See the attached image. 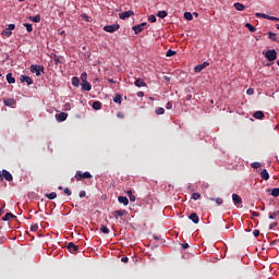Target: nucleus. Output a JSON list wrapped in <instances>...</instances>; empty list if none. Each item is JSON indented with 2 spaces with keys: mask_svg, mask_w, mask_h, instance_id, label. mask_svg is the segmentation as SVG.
Instances as JSON below:
<instances>
[{
  "mask_svg": "<svg viewBox=\"0 0 279 279\" xmlns=\"http://www.w3.org/2000/svg\"><path fill=\"white\" fill-rule=\"evenodd\" d=\"M31 72L33 74H36L37 77H39L41 74H45V68H44V65L32 64Z\"/></svg>",
  "mask_w": 279,
  "mask_h": 279,
  "instance_id": "1",
  "label": "nucleus"
},
{
  "mask_svg": "<svg viewBox=\"0 0 279 279\" xmlns=\"http://www.w3.org/2000/svg\"><path fill=\"white\" fill-rule=\"evenodd\" d=\"M93 175L89 173V172H81V171H77L76 172V175H74V179H76L77 181H81V180H89L92 179Z\"/></svg>",
  "mask_w": 279,
  "mask_h": 279,
  "instance_id": "2",
  "label": "nucleus"
},
{
  "mask_svg": "<svg viewBox=\"0 0 279 279\" xmlns=\"http://www.w3.org/2000/svg\"><path fill=\"white\" fill-rule=\"evenodd\" d=\"M265 57L269 62H272L278 58V52L276 50H267Z\"/></svg>",
  "mask_w": 279,
  "mask_h": 279,
  "instance_id": "3",
  "label": "nucleus"
},
{
  "mask_svg": "<svg viewBox=\"0 0 279 279\" xmlns=\"http://www.w3.org/2000/svg\"><path fill=\"white\" fill-rule=\"evenodd\" d=\"M119 29H120V25H119V24L106 25V26L104 27V31H105L106 33H109V34H113V33H116V32L119 31Z\"/></svg>",
  "mask_w": 279,
  "mask_h": 279,
  "instance_id": "4",
  "label": "nucleus"
},
{
  "mask_svg": "<svg viewBox=\"0 0 279 279\" xmlns=\"http://www.w3.org/2000/svg\"><path fill=\"white\" fill-rule=\"evenodd\" d=\"M16 28L15 24H10L5 29L2 31V36L10 37L12 36V31Z\"/></svg>",
  "mask_w": 279,
  "mask_h": 279,
  "instance_id": "5",
  "label": "nucleus"
},
{
  "mask_svg": "<svg viewBox=\"0 0 279 279\" xmlns=\"http://www.w3.org/2000/svg\"><path fill=\"white\" fill-rule=\"evenodd\" d=\"M147 25L146 22L141 23L138 25L132 26V31L135 32V35L141 34L144 31V27Z\"/></svg>",
  "mask_w": 279,
  "mask_h": 279,
  "instance_id": "6",
  "label": "nucleus"
},
{
  "mask_svg": "<svg viewBox=\"0 0 279 279\" xmlns=\"http://www.w3.org/2000/svg\"><path fill=\"white\" fill-rule=\"evenodd\" d=\"M68 251L72 254H77L80 252V247L77 245H75L74 242H70L68 244Z\"/></svg>",
  "mask_w": 279,
  "mask_h": 279,
  "instance_id": "7",
  "label": "nucleus"
},
{
  "mask_svg": "<svg viewBox=\"0 0 279 279\" xmlns=\"http://www.w3.org/2000/svg\"><path fill=\"white\" fill-rule=\"evenodd\" d=\"M132 15H134V11L129 10V11L119 13V19L125 21L126 19L131 17Z\"/></svg>",
  "mask_w": 279,
  "mask_h": 279,
  "instance_id": "8",
  "label": "nucleus"
},
{
  "mask_svg": "<svg viewBox=\"0 0 279 279\" xmlns=\"http://www.w3.org/2000/svg\"><path fill=\"white\" fill-rule=\"evenodd\" d=\"M3 105L5 107H14L16 106V101L14 98H3Z\"/></svg>",
  "mask_w": 279,
  "mask_h": 279,
  "instance_id": "9",
  "label": "nucleus"
},
{
  "mask_svg": "<svg viewBox=\"0 0 279 279\" xmlns=\"http://www.w3.org/2000/svg\"><path fill=\"white\" fill-rule=\"evenodd\" d=\"M209 65H210V63H208V62L205 61L204 63L196 65V66L194 68V71H195L196 73H201L206 66H209Z\"/></svg>",
  "mask_w": 279,
  "mask_h": 279,
  "instance_id": "10",
  "label": "nucleus"
},
{
  "mask_svg": "<svg viewBox=\"0 0 279 279\" xmlns=\"http://www.w3.org/2000/svg\"><path fill=\"white\" fill-rule=\"evenodd\" d=\"M56 119L58 120V122H63L68 119V113L66 112L57 113Z\"/></svg>",
  "mask_w": 279,
  "mask_h": 279,
  "instance_id": "11",
  "label": "nucleus"
},
{
  "mask_svg": "<svg viewBox=\"0 0 279 279\" xmlns=\"http://www.w3.org/2000/svg\"><path fill=\"white\" fill-rule=\"evenodd\" d=\"M2 177L5 181H9V182L14 180V178L12 177V174L8 170H2Z\"/></svg>",
  "mask_w": 279,
  "mask_h": 279,
  "instance_id": "12",
  "label": "nucleus"
},
{
  "mask_svg": "<svg viewBox=\"0 0 279 279\" xmlns=\"http://www.w3.org/2000/svg\"><path fill=\"white\" fill-rule=\"evenodd\" d=\"M125 214H126V210H125V209H124V210H121V209L114 210V211H113V218H114L116 220H118L119 217H123Z\"/></svg>",
  "mask_w": 279,
  "mask_h": 279,
  "instance_id": "13",
  "label": "nucleus"
},
{
  "mask_svg": "<svg viewBox=\"0 0 279 279\" xmlns=\"http://www.w3.org/2000/svg\"><path fill=\"white\" fill-rule=\"evenodd\" d=\"M232 202L234 205L243 203V198L239 194H232Z\"/></svg>",
  "mask_w": 279,
  "mask_h": 279,
  "instance_id": "14",
  "label": "nucleus"
},
{
  "mask_svg": "<svg viewBox=\"0 0 279 279\" xmlns=\"http://www.w3.org/2000/svg\"><path fill=\"white\" fill-rule=\"evenodd\" d=\"M21 82H22V83H26L27 86L33 85V80H32V77L26 76V75H22V76H21Z\"/></svg>",
  "mask_w": 279,
  "mask_h": 279,
  "instance_id": "15",
  "label": "nucleus"
},
{
  "mask_svg": "<svg viewBox=\"0 0 279 279\" xmlns=\"http://www.w3.org/2000/svg\"><path fill=\"white\" fill-rule=\"evenodd\" d=\"M189 220L193 221L195 225L199 223V216L195 213H193L192 215L189 216Z\"/></svg>",
  "mask_w": 279,
  "mask_h": 279,
  "instance_id": "16",
  "label": "nucleus"
},
{
  "mask_svg": "<svg viewBox=\"0 0 279 279\" xmlns=\"http://www.w3.org/2000/svg\"><path fill=\"white\" fill-rule=\"evenodd\" d=\"M81 87H82V90L84 92H90L92 89V85L89 84V82H82Z\"/></svg>",
  "mask_w": 279,
  "mask_h": 279,
  "instance_id": "17",
  "label": "nucleus"
},
{
  "mask_svg": "<svg viewBox=\"0 0 279 279\" xmlns=\"http://www.w3.org/2000/svg\"><path fill=\"white\" fill-rule=\"evenodd\" d=\"M5 80H7V83H9L10 85L16 83V80H15V77L12 76V73H8L5 75Z\"/></svg>",
  "mask_w": 279,
  "mask_h": 279,
  "instance_id": "18",
  "label": "nucleus"
},
{
  "mask_svg": "<svg viewBox=\"0 0 279 279\" xmlns=\"http://www.w3.org/2000/svg\"><path fill=\"white\" fill-rule=\"evenodd\" d=\"M118 202H119L120 204H123L124 206H128V204H130V201L126 198V196H122V195H120V196L118 197Z\"/></svg>",
  "mask_w": 279,
  "mask_h": 279,
  "instance_id": "19",
  "label": "nucleus"
},
{
  "mask_svg": "<svg viewBox=\"0 0 279 279\" xmlns=\"http://www.w3.org/2000/svg\"><path fill=\"white\" fill-rule=\"evenodd\" d=\"M234 9L238 10L239 12H243L245 10V5L243 3L240 2H235L233 4Z\"/></svg>",
  "mask_w": 279,
  "mask_h": 279,
  "instance_id": "20",
  "label": "nucleus"
},
{
  "mask_svg": "<svg viewBox=\"0 0 279 279\" xmlns=\"http://www.w3.org/2000/svg\"><path fill=\"white\" fill-rule=\"evenodd\" d=\"M260 178L264 179V180H266V181L270 179V175H269L267 169H264V170L260 172Z\"/></svg>",
  "mask_w": 279,
  "mask_h": 279,
  "instance_id": "21",
  "label": "nucleus"
},
{
  "mask_svg": "<svg viewBox=\"0 0 279 279\" xmlns=\"http://www.w3.org/2000/svg\"><path fill=\"white\" fill-rule=\"evenodd\" d=\"M135 86H137V87H144V86H147V84L145 83L144 80L138 78V80L135 81Z\"/></svg>",
  "mask_w": 279,
  "mask_h": 279,
  "instance_id": "22",
  "label": "nucleus"
},
{
  "mask_svg": "<svg viewBox=\"0 0 279 279\" xmlns=\"http://www.w3.org/2000/svg\"><path fill=\"white\" fill-rule=\"evenodd\" d=\"M253 118L254 119H264V112L263 111H255L254 114H253Z\"/></svg>",
  "mask_w": 279,
  "mask_h": 279,
  "instance_id": "23",
  "label": "nucleus"
},
{
  "mask_svg": "<svg viewBox=\"0 0 279 279\" xmlns=\"http://www.w3.org/2000/svg\"><path fill=\"white\" fill-rule=\"evenodd\" d=\"M28 20L32 21L33 23H40L41 16L38 14V15H35V16L28 17Z\"/></svg>",
  "mask_w": 279,
  "mask_h": 279,
  "instance_id": "24",
  "label": "nucleus"
},
{
  "mask_svg": "<svg viewBox=\"0 0 279 279\" xmlns=\"http://www.w3.org/2000/svg\"><path fill=\"white\" fill-rule=\"evenodd\" d=\"M113 101L118 105L122 104V96L120 94H116Z\"/></svg>",
  "mask_w": 279,
  "mask_h": 279,
  "instance_id": "25",
  "label": "nucleus"
},
{
  "mask_svg": "<svg viewBox=\"0 0 279 279\" xmlns=\"http://www.w3.org/2000/svg\"><path fill=\"white\" fill-rule=\"evenodd\" d=\"M11 218H16V216L12 215L11 213L5 214L2 218V221H9Z\"/></svg>",
  "mask_w": 279,
  "mask_h": 279,
  "instance_id": "26",
  "label": "nucleus"
},
{
  "mask_svg": "<svg viewBox=\"0 0 279 279\" xmlns=\"http://www.w3.org/2000/svg\"><path fill=\"white\" fill-rule=\"evenodd\" d=\"M72 86H80V78L77 76L72 77Z\"/></svg>",
  "mask_w": 279,
  "mask_h": 279,
  "instance_id": "27",
  "label": "nucleus"
},
{
  "mask_svg": "<svg viewBox=\"0 0 279 279\" xmlns=\"http://www.w3.org/2000/svg\"><path fill=\"white\" fill-rule=\"evenodd\" d=\"M279 217V211L270 213L268 218L269 220H276Z\"/></svg>",
  "mask_w": 279,
  "mask_h": 279,
  "instance_id": "28",
  "label": "nucleus"
},
{
  "mask_svg": "<svg viewBox=\"0 0 279 279\" xmlns=\"http://www.w3.org/2000/svg\"><path fill=\"white\" fill-rule=\"evenodd\" d=\"M268 38L272 41H278L276 34L272 32H268Z\"/></svg>",
  "mask_w": 279,
  "mask_h": 279,
  "instance_id": "29",
  "label": "nucleus"
},
{
  "mask_svg": "<svg viewBox=\"0 0 279 279\" xmlns=\"http://www.w3.org/2000/svg\"><path fill=\"white\" fill-rule=\"evenodd\" d=\"M46 197H47L49 201H53V199L57 198V193L51 192L50 194H46Z\"/></svg>",
  "mask_w": 279,
  "mask_h": 279,
  "instance_id": "30",
  "label": "nucleus"
},
{
  "mask_svg": "<svg viewBox=\"0 0 279 279\" xmlns=\"http://www.w3.org/2000/svg\"><path fill=\"white\" fill-rule=\"evenodd\" d=\"M168 15L167 11L165 10H161L158 12L157 16L160 17V19H166Z\"/></svg>",
  "mask_w": 279,
  "mask_h": 279,
  "instance_id": "31",
  "label": "nucleus"
},
{
  "mask_svg": "<svg viewBox=\"0 0 279 279\" xmlns=\"http://www.w3.org/2000/svg\"><path fill=\"white\" fill-rule=\"evenodd\" d=\"M165 112H166V109L161 108V107H159L157 110H155V113L157 116H162V114H165Z\"/></svg>",
  "mask_w": 279,
  "mask_h": 279,
  "instance_id": "32",
  "label": "nucleus"
},
{
  "mask_svg": "<svg viewBox=\"0 0 279 279\" xmlns=\"http://www.w3.org/2000/svg\"><path fill=\"white\" fill-rule=\"evenodd\" d=\"M93 108L95 110H100L101 109V102L100 101H95L93 102Z\"/></svg>",
  "mask_w": 279,
  "mask_h": 279,
  "instance_id": "33",
  "label": "nucleus"
},
{
  "mask_svg": "<svg viewBox=\"0 0 279 279\" xmlns=\"http://www.w3.org/2000/svg\"><path fill=\"white\" fill-rule=\"evenodd\" d=\"M245 27L248 28L251 33H255L257 31V28L251 25L250 23H246Z\"/></svg>",
  "mask_w": 279,
  "mask_h": 279,
  "instance_id": "34",
  "label": "nucleus"
},
{
  "mask_svg": "<svg viewBox=\"0 0 279 279\" xmlns=\"http://www.w3.org/2000/svg\"><path fill=\"white\" fill-rule=\"evenodd\" d=\"M255 16L256 17H262V19H265V20H269V15L265 14V13H255Z\"/></svg>",
  "mask_w": 279,
  "mask_h": 279,
  "instance_id": "35",
  "label": "nucleus"
},
{
  "mask_svg": "<svg viewBox=\"0 0 279 279\" xmlns=\"http://www.w3.org/2000/svg\"><path fill=\"white\" fill-rule=\"evenodd\" d=\"M274 197H279V187L272 189V192L270 193Z\"/></svg>",
  "mask_w": 279,
  "mask_h": 279,
  "instance_id": "36",
  "label": "nucleus"
},
{
  "mask_svg": "<svg viewBox=\"0 0 279 279\" xmlns=\"http://www.w3.org/2000/svg\"><path fill=\"white\" fill-rule=\"evenodd\" d=\"M23 25L25 26L27 33H32L33 32V25L32 24L25 23Z\"/></svg>",
  "mask_w": 279,
  "mask_h": 279,
  "instance_id": "37",
  "label": "nucleus"
},
{
  "mask_svg": "<svg viewBox=\"0 0 279 279\" xmlns=\"http://www.w3.org/2000/svg\"><path fill=\"white\" fill-rule=\"evenodd\" d=\"M100 231H101L102 233H105V234H109V233H110L109 228L106 227V226H101V227H100Z\"/></svg>",
  "mask_w": 279,
  "mask_h": 279,
  "instance_id": "38",
  "label": "nucleus"
},
{
  "mask_svg": "<svg viewBox=\"0 0 279 279\" xmlns=\"http://www.w3.org/2000/svg\"><path fill=\"white\" fill-rule=\"evenodd\" d=\"M184 19H185L186 21H192V20H193L192 13H191V12H185V13H184Z\"/></svg>",
  "mask_w": 279,
  "mask_h": 279,
  "instance_id": "39",
  "label": "nucleus"
},
{
  "mask_svg": "<svg viewBox=\"0 0 279 279\" xmlns=\"http://www.w3.org/2000/svg\"><path fill=\"white\" fill-rule=\"evenodd\" d=\"M81 81H82V83H86L87 82V72H83L81 74Z\"/></svg>",
  "mask_w": 279,
  "mask_h": 279,
  "instance_id": "40",
  "label": "nucleus"
},
{
  "mask_svg": "<svg viewBox=\"0 0 279 279\" xmlns=\"http://www.w3.org/2000/svg\"><path fill=\"white\" fill-rule=\"evenodd\" d=\"M201 197H202V195H201L199 193H194V194L192 195V199L195 201V202L199 201Z\"/></svg>",
  "mask_w": 279,
  "mask_h": 279,
  "instance_id": "41",
  "label": "nucleus"
},
{
  "mask_svg": "<svg viewBox=\"0 0 279 279\" xmlns=\"http://www.w3.org/2000/svg\"><path fill=\"white\" fill-rule=\"evenodd\" d=\"M210 202H217L218 205H222L223 204V199L221 197H218L217 199L215 198H209Z\"/></svg>",
  "mask_w": 279,
  "mask_h": 279,
  "instance_id": "42",
  "label": "nucleus"
},
{
  "mask_svg": "<svg viewBox=\"0 0 279 279\" xmlns=\"http://www.w3.org/2000/svg\"><path fill=\"white\" fill-rule=\"evenodd\" d=\"M251 167H252V169H259V168H262V163L260 162H253V163H251Z\"/></svg>",
  "mask_w": 279,
  "mask_h": 279,
  "instance_id": "43",
  "label": "nucleus"
},
{
  "mask_svg": "<svg viewBox=\"0 0 279 279\" xmlns=\"http://www.w3.org/2000/svg\"><path fill=\"white\" fill-rule=\"evenodd\" d=\"M175 54H177V51H174V50H168V52H166V57H172Z\"/></svg>",
  "mask_w": 279,
  "mask_h": 279,
  "instance_id": "44",
  "label": "nucleus"
},
{
  "mask_svg": "<svg viewBox=\"0 0 279 279\" xmlns=\"http://www.w3.org/2000/svg\"><path fill=\"white\" fill-rule=\"evenodd\" d=\"M38 230H39V226H38V225H33V226L31 227V231H32V232H38Z\"/></svg>",
  "mask_w": 279,
  "mask_h": 279,
  "instance_id": "45",
  "label": "nucleus"
},
{
  "mask_svg": "<svg viewBox=\"0 0 279 279\" xmlns=\"http://www.w3.org/2000/svg\"><path fill=\"white\" fill-rule=\"evenodd\" d=\"M148 21H149L150 23H156V22H157V19H156V16H155L154 14H151V15L148 16Z\"/></svg>",
  "mask_w": 279,
  "mask_h": 279,
  "instance_id": "46",
  "label": "nucleus"
},
{
  "mask_svg": "<svg viewBox=\"0 0 279 279\" xmlns=\"http://www.w3.org/2000/svg\"><path fill=\"white\" fill-rule=\"evenodd\" d=\"M63 193H65L68 196H71L72 192L69 190V187H65L63 190Z\"/></svg>",
  "mask_w": 279,
  "mask_h": 279,
  "instance_id": "47",
  "label": "nucleus"
},
{
  "mask_svg": "<svg viewBox=\"0 0 279 279\" xmlns=\"http://www.w3.org/2000/svg\"><path fill=\"white\" fill-rule=\"evenodd\" d=\"M253 235H254L255 238H258V236L260 235V231H259V230H254V231H253Z\"/></svg>",
  "mask_w": 279,
  "mask_h": 279,
  "instance_id": "48",
  "label": "nucleus"
},
{
  "mask_svg": "<svg viewBox=\"0 0 279 279\" xmlns=\"http://www.w3.org/2000/svg\"><path fill=\"white\" fill-rule=\"evenodd\" d=\"M246 95H248V96L254 95V89L253 88L247 89Z\"/></svg>",
  "mask_w": 279,
  "mask_h": 279,
  "instance_id": "49",
  "label": "nucleus"
},
{
  "mask_svg": "<svg viewBox=\"0 0 279 279\" xmlns=\"http://www.w3.org/2000/svg\"><path fill=\"white\" fill-rule=\"evenodd\" d=\"M268 21L279 22V19H278V17H275V16H270V15H269Z\"/></svg>",
  "mask_w": 279,
  "mask_h": 279,
  "instance_id": "50",
  "label": "nucleus"
},
{
  "mask_svg": "<svg viewBox=\"0 0 279 279\" xmlns=\"http://www.w3.org/2000/svg\"><path fill=\"white\" fill-rule=\"evenodd\" d=\"M86 197V192L85 191H81L80 192V198H85Z\"/></svg>",
  "mask_w": 279,
  "mask_h": 279,
  "instance_id": "51",
  "label": "nucleus"
},
{
  "mask_svg": "<svg viewBox=\"0 0 279 279\" xmlns=\"http://www.w3.org/2000/svg\"><path fill=\"white\" fill-rule=\"evenodd\" d=\"M276 227H278V222H274L269 226V230H274Z\"/></svg>",
  "mask_w": 279,
  "mask_h": 279,
  "instance_id": "52",
  "label": "nucleus"
},
{
  "mask_svg": "<svg viewBox=\"0 0 279 279\" xmlns=\"http://www.w3.org/2000/svg\"><path fill=\"white\" fill-rule=\"evenodd\" d=\"M117 117H118L119 119H124V114H123V112H121V111H119V112L117 113Z\"/></svg>",
  "mask_w": 279,
  "mask_h": 279,
  "instance_id": "53",
  "label": "nucleus"
},
{
  "mask_svg": "<svg viewBox=\"0 0 279 279\" xmlns=\"http://www.w3.org/2000/svg\"><path fill=\"white\" fill-rule=\"evenodd\" d=\"M129 199H130V202H135L136 197H135V195L132 194V195L129 196Z\"/></svg>",
  "mask_w": 279,
  "mask_h": 279,
  "instance_id": "54",
  "label": "nucleus"
},
{
  "mask_svg": "<svg viewBox=\"0 0 279 279\" xmlns=\"http://www.w3.org/2000/svg\"><path fill=\"white\" fill-rule=\"evenodd\" d=\"M259 216H260L259 213H257V211H252V217H259Z\"/></svg>",
  "mask_w": 279,
  "mask_h": 279,
  "instance_id": "55",
  "label": "nucleus"
},
{
  "mask_svg": "<svg viewBox=\"0 0 279 279\" xmlns=\"http://www.w3.org/2000/svg\"><path fill=\"white\" fill-rule=\"evenodd\" d=\"M166 109H172V102H168V104H166Z\"/></svg>",
  "mask_w": 279,
  "mask_h": 279,
  "instance_id": "56",
  "label": "nucleus"
},
{
  "mask_svg": "<svg viewBox=\"0 0 279 279\" xmlns=\"http://www.w3.org/2000/svg\"><path fill=\"white\" fill-rule=\"evenodd\" d=\"M189 247H190V245H189L187 243H183V244H182V248H183V250H187Z\"/></svg>",
  "mask_w": 279,
  "mask_h": 279,
  "instance_id": "57",
  "label": "nucleus"
},
{
  "mask_svg": "<svg viewBox=\"0 0 279 279\" xmlns=\"http://www.w3.org/2000/svg\"><path fill=\"white\" fill-rule=\"evenodd\" d=\"M128 262H130V258H128V257H122V263H128Z\"/></svg>",
  "mask_w": 279,
  "mask_h": 279,
  "instance_id": "58",
  "label": "nucleus"
},
{
  "mask_svg": "<svg viewBox=\"0 0 279 279\" xmlns=\"http://www.w3.org/2000/svg\"><path fill=\"white\" fill-rule=\"evenodd\" d=\"M71 109V106L69 102L65 104V110H70Z\"/></svg>",
  "mask_w": 279,
  "mask_h": 279,
  "instance_id": "59",
  "label": "nucleus"
},
{
  "mask_svg": "<svg viewBox=\"0 0 279 279\" xmlns=\"http://www.w3.org/2000/svg\"><path fill=\"white\" fill-rule=\"evenodd\" d=\"M137 97H144V92H138Z\"/></svg>",
  "mask_w": 279,
  "mask_h": 279,
  "instance_id": "60",
  "label": "nucleus"
},
{
  "mask_svg": "<svg viewBox=\"0 0 279 279\" xmlns=\"http://www.w3.org/2000/svg\"><path fill=\"white\" fill-rule=\"evenodd\" d=\"M126 194H128L129 197H130L131 195H133L132 190H129V191L126 192Z\"/></svg>",
  "mask_w": 279,
  "mask_h": 279,
  "instance_id": "61",
  "label": "nucleus"
},
{
  "mask_svg": "<svg viewBox=\"0 0 279 279\" xmlns=\"http://www.w3.org/2000/svg\"><path fill=\"white\" fill-rule=\"evenodd\" d=\"M163 80L167 82H170V77L169 76H163Z\"/></svg>",
  "mask_w": 279,
  "mask_h": 279,
  "instance_id": "62",
  "label": "nucleus"
},
{
  "mask_svg": "<svg viewBox=\"0 0 279 279\" xmlns=\"http://www.w3.org/2000/svg\"><path fill=\"white\" fill-rule=\"evenodd\" d=\"M4 214V209L0 208V216H2Z\"/></svg>",
  "mask_w": 279,
  "mask_h": 279,
  "instance_id": "63",
  "label": "nucleus"
},
{
  "mask_svg": "<svg viewBox=\"0 0 279 279\" xmlns=\"http://www.w3.org/2000/svg\"><path fill=\"white\" fill-rule=\"evenodd\" d=\"M54 61L58 63H60V59L56 58Z\"/></svg>",
  "mask_w": 279,
  "mask_h": 279,
  "instance_id": "64",
  "label": "nucleus"
}]
</instances>
